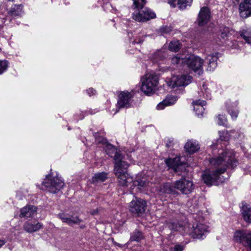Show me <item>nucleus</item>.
<instances>
[{
    "label": "nucleus",
    "instance_id": "f257e3e1",
    "mask_svg": "<svg viewBox=\"0 0 251 251\" xmlns=\"http://www.w3.org/2000/svg\"><path fill=\"white\" fill-rule=\"evenodd\" d=\"M209 163L216 170L204 172L201 176L202 179L208 186L219 185L225 180V178L220 176L221 175L224 173L228 167H235L238 161L228 152L222 151L218 156L210 158Z\"/></svg>",
    "mask_w": 251,
    "mask_h": 251
},
{
    "label": "nucleus",
    "instance_id": "f03ea898",
    "mask_svg": "<svg viewBox=\"0 0 251 251\" xmlns=\"http://www.w3.org/2000/svg\"><path fill=\"white\" fill-rule=\"evenodd\" d=\"M107 149L114 152L113 156L114 160V174L117 177L118 182L122 186H127L129 183L133 182L135 186L143 187L146 185V181L141 179H138L133 181L131 177L127 174V169L129 166V164L124 160L123 155L118 151L112 145L109 144L107 146Z\"/></svg>",
    "mask_w": 251,
    "mask_h": 251
},
{
    "label": "nucleus",
    "instance_id": "7ed1b4c3",
    "mask_svg": "<svg viewBox=\"0 0 251 251\" xmlns=\"http://www.w3.org/2000/svg\"><path fill=\"white\" fill-rule=\"evenodd\" d=\"M132 8L135 10L132 18L139 22H145L156 18L155 13L150 8L145 7L146 0H132Z\"/></svg>",
    "mask_w": 251,
    "mask_h": 251
},
{
    "label": "nucleus",
    "instance_id": "20e7f679",
    "mask_svg": "<svg viewBox=\"0 0 251 251\" xmlns=\"http://www.w3.org/2000/svg\"><path fill=\"white\" fill-rule=\"evenodd\" d=\"M203 60L198 56L190 54L185 56V64L191 70L199 75L203 73L202 66Z\"/></svg>",
    "mask_w": 251,
    "mask_h": 251
},
{
    "label": "nucleus",
    "instance_id": "39448f33",
    "mask_svg": "<svg viewBox=\"0 0 251 251\" xmlns=\"http://www.w3.org/2000/svg\"><path fill=\"white\" fill-rule=\"evenodd\" d=\"M158 83V76L156 74H148L142 81L141 90L146 95L151 94L155 91Z\"/></svg>",
    "mask_w": 251,
    "mask_h": 251
},
{
    "label": "nucleus",
    "instance_id": "423d86ee",
    "mask_svg": "<svg viewBox=\"0 0 251 251\" xmlns=\"http://www.w3.org/2000/svg\"><path fill=\"white\" fill-rule=\"evenodd\" d=\"M42 184L50 192L56 193L63 188L64 182L58 177H51L50 175H49L46 176Z\"/></svg>",
    "mask_w": 251,
    "mask_h": 251
},
{
    "label": "nucleus",
    "instance_id": "0eeeda50",
    "mask_svg": "<svg viewBox=\"0 0 251 251\" xmlns=\"http://www.w3.org/2000/svg\"><path fill=\"white\" fill-rule=\"evenodd\" d=\"M129 210L134 215L141 216L145 212L147 208L146 201L140 198H135L129 203Z\"/></svg>",
    "mask_w": 251,
    "mask_h": 251
},
{
    "label": "nucleus",
    "instance_id": "6e6552de",
    "mask_svg": "<svg viewBox=\"0 0 251 251\" xmlns=\"http://www.w3.org/2000/svg\"><path fill=\"white\" fill-rule=\"evenodd\" d=\"M233 239L235 242L241 243L251 249V231L237 230L234 233Z\"/></svg>",
    "mask_w": 251,
    "mask_h": 251
},
{
    "label": "nucleus",
    "instance_id": "1a4fd4ad",
    "mask_svg": "<svg viewBox=\"0 0 251 251\" xmlns=\"http://www.w3.org/2000/svg\"><path fill=\"white\" fill-rule=\"evenodd\" d=\"M176 188L182 194L187 195L193 191L194 185L192 181L181 177L180 179L176 181Z\"/></svg>",
    "mask_w": 251,
    "mask_h": 251
},
{
    "label": "nucleus",
    "instance_id": "9d476101",
    "mask_svg": "<svg viewBox=\"0 0 251 251\" xmlns=\"http://www.w3.org/2000/svg\"><path fill=\"white\" fill-rule=\"evenodd\" d=\"M192 77L189 75L173 76L167 82L168 86L172 88L176 87L186 86L191 82Z\"/></svg>",
    "mask_w": 251,
    "mask_h": 251
},
{
    "label": "nucleus",
    "instance_id": "9b49d317",
    "mask_svg": "<svg viewBox=\"0 0 251 251\" xmlns=\"http://www.w3.org/2000/svg\"><path fill=\"white\" fill-rule=\"evenodd\" d=\"M133 95L128 91L122 92L119 96L118 107L119 108H128L131 105Z\"/></svg>",
    "mask_w": 251,
    "mask_h": 251
},
{
    "label": "nucleus",
    "instance_id": "f8f14e48",
    "mask_svg": "<svg viewBox=\"0 0 251 251\" xmlns=\"http://www.w3.org/2000/svg\"><path fill=\"white\" fill-rule=\"evenodd\" d=\"M208 232L206 226L202 224H198L196 226H193L190 234L194 238L202 239Z\"/></svg>",
    "mask_w": 251,
    "mask_h": 251
},
{
    "label": "nucleus",
    "instance_id": "ddd939ff",
    "mask_svg": "<svg viewBox=\"0 0 251 251\" xmlns=\"http://www.w3.org/2000/svg\"><path fill=\"white\" fill-rule=\"evenodd\" d=\"M239 11L242 18L251 16V0H243L239 4Z\"/></svg>",
    "mask_w": 251,
    "mask_h": 251
},
{
    "label": "nucleus",
    "instance_id": "4468645a",
    "mask_svg": "<svg viewBox=\"0 0 251 251\" xmlns=\"http://www.w3.org/2000/svg\"><path fill=\"white\" fill-rule=\"evenodd\" d=\"M210 13L207 7H203L201 9L198 18L199 25L202 26L207 24L210 18Z\"/></svg>",
    "mask_w": 251,
    "mask_h": 251
},
{
    "label": "nucleus",
    "instance_id": "2eb2a0df",
    "mask_svg": "<svg viewBox=\"0 0 251 251\" xmlns=\"http://www.w3.org/2000/svg\"><path fill=\"white\" fill-rule=\"evenodd\" d=\"M37 211V208L34 205H28L21 209L20 217L21 218H32L33 217Z\"/></svg>",
    "mask_w": 251,
    "mask_h": 251
},
{
    "label": "nucleus",
    "instance_id": "dca6fc26",
    "mask_svg": "<svg viewBox=\"0 0 251 251\" xmlns=\"http://www.w3.org/2000/svg\"><path fill=\"white\" fill-rule=\"evenodd\" d=\"M219 53L218 52L214 53H211L208 54L206 57V60L207 61L208 67L207 71H213L216 68L217 66V61L218 59V55Z\"/></svg>",
    "mask_w": 251,
    "mask_h": 251
},
{
    "label": "nucleus",
    "instance_id": "f3484780",
    "mask_svg": "<svg viewBox=\"0 0 251 251\" xmlns=\"http://www.w3.org/2000/svg\"><path fill=\"white\" fill-rule=\"evenodd\" d=\"M176 181L174 183H165L161 185L160 187V191L165 194H170L174 195H178V193L176 190Z\"/></svg>",
    "mask_w": 251,
    "mask_h": 251
},
{
    "label": "nucleus",
    "instance_id": "a211bd4d",
    "mask_svg": "<svg viewBox=\"0 0 251 251\" xmlns=\"http://www.w3.org/2000/svg\"><path fill=\"white\" fill-rule=\"evenodd\" d=\"M58 217L63 222L68 225L79 224L81 223V220L77 216L72 215L71 217L67 216L64 213L58 214Z\"/></svg>",
    "mask_w": 251,
    "mask_h": 251
},
{
    "label": "nucleus",
    "instance_id": "6ab92c4d",
    "mask_svg": "<svg viewBox=\"0 0 251 251\" xmlns=\"http://www.w3.org/2000/svg\"><path fill=\"white\" fill-rule=\"evenodd\" d=\"M43 227V224L41 223H32L30 222H26L23 226L24 229L28 233H32L39 230Z\"/></svg>",
    "mask_w": 251,
    "mask_h": 251
},
{
    "label": "nucleus",
    "instance_id": "aec40b11",
    "mask_svg": "<svg viewBox=\"0 0 251 251\" xmlns=\"http://www.w3.org/2000/svg\"><path fill=\"white\" fill-rule=\"evenodd\" d=\"M177 100L176 96H167L166 98L162 101L160 102L156 106L158 110L163 109L166 106L171 105L174 104Z\"/></svg>",
    "mask_w": 251,
    "mask_h": 251
},
{
    "label": "nucleus",
    "instance_id": "412c9836",
    "mask_svg": "<svg viewBox=\"0 0 251 251\" xmlns=\"http://www.w3.org/2000/svg\"><path fill=\"white\" fill-rule=\"evenodd\" d=\"M194 107V110L198 116H202L204 108L203 106L206 104V101L199 100L194 101L192 102Z\"/></svg>",
    "mask_w": 251,
    "mask_h": 251
},
{
    "label": "nucleus",
    "instance_id": "4be33fe9",
    "mask_svg": "<svg viewBox=\"0 0 251 251\" xmlns=\"http://www.w3.org/2000/svg\"><path fill=\"white\" fill-rule=\"evenodd\" d=\"M226 105L227 110L232 118L235 119L238 115V111L236 109L237 103L236 102H231L230 100L226 101Z\"/></svg>",
    "mask_w": 251,
    "mask_h": 251
},
{
    "label": "nucleus",
    "instance_id": "5701e85b",
    "mask_svg": "<svg viewBox=\"0 0 251 251\" xmlns=\"http://www.w3.org/2000/svg\"><path fill=\"white\" fill-rule=\"evenodd\" d=\"M165 162L168 167L173 169L175 172H177L178 171L180 168V163L179 162L178 158H175L166 159L165 160Z\"/></svg>",
    "mask_w": 251,
    "mask_h": 251
},
{
    "label": "nucleus",
    "instance_id": "b1692460",
    "mask_svg": "<svg viewBox=\"0 0 251 251\" xmlns=\"http://www.w3.org/2000/svg\"><path fill=\"white\" fill-rule=\"evenodd\" d=\"M184 148L189 153H193L200 149V146L196 142L188 141L185 144Z\"/></svg>",
    "mask_w": 251,
    "mask_h": 251
},
{
    "label": "nucleus",
    "instance_id": "393cba45",
    "mask_svg": "<svg viewBox=\"0 0 251 251\" xmlns=\"http://www.w3.org/2000/svg\"><path fill=\"white\" fill-rule=\"evenodd\" d=\"M242 213L244 220L249 223H251V207L244 204L242 207Z\"/></svg>",
    "mask_w": 251,
    "mask_h": 251
},
{
    "label": "nucleus",
    "instance_id": "a878e982",
    "mask_svg": "<svg viewBox=\"0 0 251 251\" xmlns=\"http://www.w3.org/2000/svg\"><path fill=\"white\" fill-rule=\"evenodd\" d=\"M107 178V174L105 172L98 173L96 174L92 177V180L93 183L98 182H103Z\"/></svg>",
    "mask_w": 251,
    "mask_h": 251
},
{
    "label": "nucleus",
    "instance_id": "bb28decb",
    "mask_svg": "<svg viewBox=\"0 0 251 251\" xmlns=\"http://www.w3.org/2000/svg\"><path fill=\"white\" fill-rule=\"evenodd\" d=\"M23 6L21 4L14 5L9 11L8 13L12 17H16L20 15Z\"/></svg>",
    "mask_w": 251,
    "mask_h": 251
},
{
    "label": "nucleus",
    "instance_id": "cd10ccee",
    "mask_svg": "<svg viewBox=\"0 0 251 251\" xmlns=\"http://www.w3.org/2000/svg\"><path fill=\"white\" fill-rule=\"evenodd\" d=\"M143 238L142 232L136 229L130 235V240L132 241L139 242Z\"/></svg>",
    "mask_w": 251,
    "mask_h": 251
},
{
    "label": "nucleus",
    "instance_id": "c85d7f7f",
    "mask_svg": "<svg viewBox=\"0 0 251 251\" xmlns=\"http://www.w3.org/2000/svg\"><path fill=\"white\" fill-rule=\"evenodd\" d=\"M240 35L246 43L251 45V31L249 29H243L240 31Z\"/></svg>",
    "mask_w": 251,
    "mask_h": 251
},
{
    "label": "nucleus",
    "instance_id": "c756f323",
    "mask_svg": "<svg viewBox=\"0 0 251 251\" xmlns=\"http://www.w3.org/2000/svg\"><path fill=\"white\" fill-rule=\"evenodd\" d=\"M184 55L177 54L176 56L172 57L171 59L172 63L173 64H185V56Z\"/></svg>",
    "mask_w": 251,
    "mask_h": 251
},
{
    "label": "nucleus",
    "instance_id": "7c9ffc66",
    "mask_svg": "<svg viewBox=\"0 0 251 251\" xmlns=\"http://www.w3.org/2000/svg\"><path fill=\"white\" fill-rule=\"evenodd\" d=\"M165 57V55L163 51H157L152 54L151 59L154 63H157L160 60H162Z\"/></svg>",
    "mask_w": 251,
    "mask_h": 251
},
{
    "label": "nucleus",
    "instance_id": "2f4dec72",
    "mask_svg": "<svg viewBox=\"0 0 251 251\" xmlns=\"http://www.w3.org/2000/svg\"><path fill=\"white\" fill-rule=\"evenodd\" d=\"M181 48V44L178 41H173L169 45V49L172 51H178Z\"/></svg>",
    "mask_w": 251,
    "mask_h": 251
},
{
    "label": "nucleus",
    "instance_id": "473e14b6",
    "mask_svg": "<svg viewBox=\"0 0 251 251\" xmlns=\"http://www.w3.org/2000/svg\"><path fill=\"white\" fill-rule=\"evenodd\" d=\"M193 0H178L177 5L180 10L185 9L187 6H190Z\"/></svg>",
    "mask_w": 251,
    "mask_h": 251
},
{
    "label": "nucleus",
    "instance_id": "72a5a7b5",
    "mask_svg": "<svg viewBox=\"0 0 251 251\" xmlns=\"http://www.w3.org/2000/svg\"><path fill=\"white\" fill-rule=\"evenodd\" d=\"M229 34V29L227 27H224L220 30V38L224 41L226 40Z\"/></svg>",
    "mask_w": 251,
    "mask_h": 251
},
{
    "label": "nucleus",
    "instance_id": "f704fd0d",
    "mask_svg": "<svg viewBox=\"0 0 251 251\" xmlns=\"http://www.w3.org/2000/svg\"><path fill=\"white\" fill-rule=\"evenodd\" d=\"M168 227L172 230L177 231L182 227V226L176 222H170L167 224Z\"/></svg>",
    "mask_w": 251,
    "mask_h": 251
},
{
    "label": "nucleus",
    "instance_id": "c9c22d12",
    "mask_svg": "<svg viewBox=\"0 0 251 251\" xmlns=\"http://www.w3.org/2000/svg\"><path fill=\"white\" fill-rule=\"evenodd\" d=\"M217 123L219 125L227 126V121L225 115L219 114L217 118Z\"/></svg>",
    "mask_w": 251,
    "mask_h": 251
},
{
    "label": "nucleus",
    "instance_id": "e433bc0d",
    "mask_svg": "<svg viewBox=\"0 0 251 251\" xmlns=\"http://www.w3.org/2000/svg\"><path fill=\"white\" fill-rule=\"evenodd\" d=\"M8 63L7 60H0V75L2 74L7 69Z\"/></svg>",
    "mask_w": 251,
    "mask_h": 251
},
{
    "label": "nucleus",
    "instance_id": "4c0bfd02",
    "mask_svg": "<svg viewBox=\"0 0 251 251\" xmlns=\"http://www.w3.org/2000/svg\"><path fill=\"white\" fill-rule=\"evenodd\" d=\"M99 132H94L93 133V135L95 137L96 140L97 141V142L99 143H102L103 144H105L106 142V139H105L101 136H100L99 135Z\"/></svg>",
    "mask_w": 251,
    "mask_h": 251
},
{
    "label": "nucleus",
    "instance_id": "58836bf2",
    "mask_svg": "<svg viewBox=\"0 0 251 251\" xmlns=\"http://www.w3.org/2000/svg\"><path fill=\"white\" fill-rule=\"evenodd\" d=\"M160 30L161 32L163 33H169L171 30L170 27L167 26L162 27Z\"/></svg>",
    "mask_w": 251,
    "mask_h": 251
},
{
    "label": "nucleus",
    "instance_id": "ea45409f",
    "mask_svg": "<svg viewBox=\"0 0 251 251\" xmlns=\"http://www.w3.org/2000/svg\"><path fill=\"white\" fill-rule=\"evenodd\" d=\"M183 249V247L180 245H176L174 248V251H182Z\"/></svg>",
    "mask_w": 251,
    "mask_h": 251
},
{
    "label": "nucleus",
    "instance_id": "a19ab883",
    "mask_svg": "<svg viewBox=\"0 0 251 251\" xmlns=\"http://www.w3.org/2000/svg\"><path fill=\"white\" fill-rule=\"evenodd\" d=\"M96 90L93 89V88H91L87 90V93L89 95V96H91L92 95H95L96 93Z\"/></svg>",
    "mask_w": 251,
    "mask_h": 251
},
{
    "label": "nucleus",
    "instance_id": "79ce46f5",
    "mask_svg": "<svg viewBox=\"0 0 251 251\" xmlns=\"http://www.w3.org/2000/svg\"><path fill=\"white\" fill-rule=\"evenodd\" d=\"M176 1V0H168V3L170 4L171 6H172L173 8L175 7L176 6L175 3Z\"/></svg>",
    "mask_w": 251,
    "mask_h": 251
},
{
    "label": "nucleus",
    "instance_id": "37998d69",
    "mask_svg": "<svg viewBox=\"0 0 251 251\" xmlns=\"http://www.w3.org/2000/svg\"><path fill=\"white\" fill-rule=\"evenodd\" d=\"M143 42V39L142 38L136 39L133 41V44H140Z\"/></svg>",
    "mask_w": 251,
    "mask_h": 251
},
{
    "label": "nucleus",
    "instance_id": "c03bdc74",
    "mask_svg": "<svg viewBox=\"0 0 251 251\" xmlns=\"http://www.w3.org/2000/svg\"><path fill=\"white\" fill-rule=\"evenodd\" d=\"M173 144V140H168V141H167V143H166V147L167 148H170V147H171Z\"/></svg>",
    "mask_w": 251,
    "mask_h": 251
},
{
    "label": "nucleus",
    "instance_id": "a18cd8bd",
    "mask_svg": "<svg viewBox=\"0 0 251 251\" xmlns=\"http://www.w3.org/2000/svg\"><path fill=\"white\" fill-rule=\"evenodd\" d=\"M113 243L115 245L119 247L122 248L123 246L119 243H117L116 241H115L113 239L112 240Z\"/></svg>",
    "mask_w": 251,
    "mask_h": 251
},
{
    "label": "nucleus",
    "instance_id": "49530a36",
    "mask_svg": "<svg viewBox=\"0 0 251 251\" xmlns=\"http://www.w3.org/2000/svg\"><path fill=\"white\" fill-rule=\"evenodd\" d=\"M222 133L221 131H219V135H220V140L221 141H226V137H225L224 136H222L221 135Z\"/></svg>",
    "mask_w": 251,
    "mask_h": 251
},
{
    "label": "nucleus",
    "instance_id": "de8ad7c7",
    "mask_svg": "<svg viewBox=\"0 0 251 251\" xmlns=\"http://www.w3.org/2000/svg\"><path fill=\"white\" fill-rule=\"evenodd\" d=\"M5 243V240L0 239V248Z\"/></svg>",
    "mask_w": 251,
    "mask_h": 251
},
{
    "label": "nucleus",
    "instance_id": "09e8293b",
    "mask_svg": "<svg viewBox=\"0 0 251 251\" xmlns=\"http://www.w3.org/2000/svg\"><path fill=\"white\" fill-rule=\"evenodd\" d=\"M97 213H98V211H97V210H94V211L92 212V215H96Z\"/></svg>",
    "mask_w": 251,
    "mask_h": 251
},
{
    "label": "nucleus",
    "instance_id": "8fccbe9b",
    "mask_svg": "<svg viewBox=\"0 0 251 251\" xmlns=\"http://www.w3.org/2000/svg\"><path fill=\"white\" fill-rule=\"evenodd\" d=\"M236 0L237 1V2H238V3L239 2V1H240V0Z\"/></svg>",
    "mask_w": 251,
    "mask_h": 251
}]
</instances>
